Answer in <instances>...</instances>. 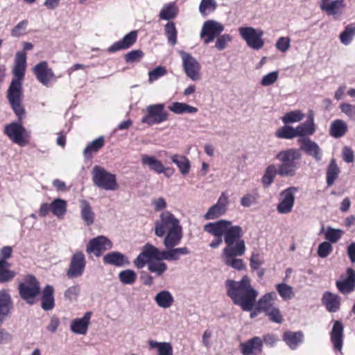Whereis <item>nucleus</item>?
Here are the masks:
<instances>
[{"label":"nucleus","instance_id":"26","mask_svg":"<svg viewBox=\"0 0 355 355\" xmlns=\"http://www.w3.org/2000/svg\"><path fill=\"white\" fill-rule=\"evenodd\" d=\"M92 313L87 312L83 318L73 320L70 325L71 331L80 335L87 334L88 326L90 322Z\"/></svg>","mask_w":355,"mask_h":355},{"label":"nucleus","instance_id":"64","mask_svg":"<svg viewBox=\"0 0 355 355\" xmlns=\"http://www.w3.org/2000/svg\"><path fill=\"white\" fill-rule=\"evenodd\" d=\"M340 108L344 114H345L349 119L355 120V105L342 103L340 105Z\"/></svg>","mask_w":355,"mask_h":355},{"label":"nucleus","instance_id":"44","mask_svg":"<svg viewBox=\"0 0 355 355\" xmlns=\"http://www.w3.org/2000/svg\"><path fill=\"white\" fill-rule=\"evenodd\" d=\"M178 13V7L173 2L164 5L159 12V18L164 20L174 19Z\"/></svg>","mask_w":355,"mask_h":355},{"label":"nucleus","instance_id":"28","mask_svg":"<svg viewBox=\"0 0 355 355\" xmlns=\"http://www.w3.org/2000/svg\"><path fill=\"white\" fill-rule=\"evenodd\" d=\"M12 309L10 295L6 290L0 291V324L8 317Z\"/></svg>","mask_w":355,"mask_h":355},{"label":"nucleus","instance_id":"3","mask_svg":"<svg viewBox=\"0 0 355 355\" xmlns=\"http://www.w3.org/2000/svg\"><path fill=\"white\" fill-rule=\"evenodd\" d=\"M26 72V68L14 65L12 80L7 91V98L13 112L19 120H21L25 114L24 108L21 104L23 97L22 83Z\"/></svg>","mask_w":355,"mask_h":355},{"label":"nucleus","instance_id":"38","mask_svg":"<svg viewBox=\"0 0 355 355\" xmlns=\"http://www.w3.org/2000/svg\"><path fill=\"white\" fill-rule=\"evenodd\" d=\"M171 159L182 175H185L189 173L191 164L187 157L182 155L175 154L171 156Z\"/></svg>","mask_w":355,"mask_h":355},{"label":"nucleus","instance_id":"34","mask_svg":"<svg viewBox=\"0 0 355 355\" xmlns=\"http://www.w3.org/2000/svg\"><path fill=\"white\" fill-rule=\"evenodd\" d=\"M348 131V125L342 119L333 121L329 128V135L336 139L344 137Z\"/></svg>","mask_w":355,"mask_h":355},{"label":"nucleus","instance_id":"1","mask_svg":"<svg viewBox=\"0 0 355 355\" xmlns=\"http://www.w3.org/2000/svg\"><path fill=\"white\" fill-rule=\"evenodd\" d=\"M203 230L216 237L209 245L211 248H217L222 244L223 236L226 246L223 250L221 259L226 266L237 270L245 269L243 260L237 258L243 256L246 250L241 226L234 225L230 220H220L206 224Z\"/></svg>","mask_w":355,"mask_h":355},{"label":"nucleus","instance_id":"57","mask_svg":"<svg viewBox=\"0 0 355 355\" xmlns=\"http://www.w3.org/2000/svg\"><path fill=\"white\" fill-rule=\"evenodd\" d=\"M343 231L339 229L327 227L324 232L325 239L331 243H336L342 236Z\"/></svg>","mask_w":355,"mask_h":355},{"label":"nucleus","instance_id":"39","mask_svg":"<svg viewBox=\"0 0 355 355\" xmlns=\"http://www.w3.org/2000/svg\"><path fill=\"white\" fill-rule=\"evenodd\" d=\"M155 301L162 309L171 307L174 302L172 294L168 291L159 292L155 297Z\"/></svg>","mask_w":355,"mask_h":355},{"label":"nucleus","instance_id":"36","mask_svg":"<svg viewBox=\"0 0 355 355\" xmlns=\"http://www.w3.org/2000/svg\"><path fill=\"white\" fill-rule=\"evenodd\" d=\"M80 216L87 225H91L94 222L95 214L90 204L85 200L80 202Z\"/></svg>","mask_w":355,"mask_h":355},{"label":"nucleus","instance_id":"50","mask_svg":"<svg viewBox=\"0 0 355 355\" xmlns=\"http://www.w3.org/2000/svg\"><path fill=\"white\" fill-rule=\"evenodd\" d=\"M276 290L284 300H289L295 295L293 287L284 283L278 284Z\"/></svg>","mask_w":355,"mask_h":355},{"label":"nucleus","instance_id":"46","mask_svg":"<svg viewBox=\"0 0 355 355\" xmlns=\"http://www.w3.org/2000/svg\"><path fill=\"white\" fill-rule=\"evenodd\" d=\"M340 173V169L338 167L335 159H331L327 169V184L329 187L331 186L338 178Z\"/></svg>","mask_w":355,"mask_h":355},{"label":"nucleus","instance_id":"18","mask_svg":"<svg viewBox=\"0 0 355 355\" xmlns=\"http://www.w3.org/2000/svg\"><path fill=\"white\" fill-rule=\"evenodd\" d=\"M112 242L105 236H99L91 239L87 245L86 252L88 254L93 253L96 257H100L103 252L111 249Z\"/></svg>","mask_w":355,"mask_h":355},{"label":"nucleus","instance_id":"10","mask_svg":"<svg viewBox=\"0 0 355 355\" xmlns=\"http://www.w3.org/2000/svg\"><path fill=\"white\" fill-rule=\"evenodd\" d=\"M179 54L182 62V69L187 76L193 81L201 79V65L191 54L180 51Z\"/></svg>","mask_w":355,"mask_h":355},{"label":"nucleus","instance_id":"55","mask_svg":"<svg viewBox=\"0 0 355 355\" xmlns=\"http://www.w3.org/2000/svg\"><path fill=\"white\" fill-rule=\"evenodd\" d=\"M259 197L258 192L256 190L252 191V192L246 193L241 198V205L243 207H249L257 203Z\"/></svg>","mask_w":355,"mask_h":355},{"label":"nucleus","instance_id":"6","mask_svg":"<svg viewBox=\"0 0 355 355\" xmlns=\"http://www.w3.org/2000/svg\"><path fill=\"white\" fill-rule=\"evenodd\" d=\"M94 184L105 191H115L119 185L116 182V175L108 172L103 167L96 165L92 171Z\"/></svg>","mask_w":355,"mask_h":355},{"label":"nucleus","instance_id":"49","mask_svg":"<svg viewBox=\"0 0 355 355\" xmlns=\"http://www.w3.org/2000/svg\"><path fill=\"white\" fill-rule=\"evenodd\" d=\"M10 263L8 262L0 261V282H6L12 279L16 272L8 269Z\"/></svg>","mask_w":355,"mask_h":355},{"label":"nucleus","instance_id":"17","mask_svg":"<svg viewBox=\"0 0 355 355\" xmlns=\"http://www.w3.org/2000/svg\"><path fill=\"white\" fill-rule=\"evenodd\" d=\"M297 191V187H290L281 192L280 201L277 207L279 213L286 214L292 211L295 202V194Z\"/></svg>","mask_w":355,"mask_h":355},{"label":"nucleus","instance_id":"4","mask_svg":"<svg viewBox=\"0 0 355 355\" xmlns=\"http://www.w3.org/2000/svg\"><path fill=\"white\" fill-rule=\"evenodd\" d=\"M302 153L299 149L289 148L279 151L275 155L280 164L279 175L283 177H292L295 175L299 168V161L301 159Z\"/></svg>","mask_w":355,"mask_h":355},{"label":"nucleus","instance_id":"53","mask_svg":"<svg viewBox=\"0 0 355 355\" xmlns=\"http://www.w3.org/2000/svg\"><path fill=\"white\" fill-rule=\"evenodd\" d=\"M217 7L215 0H202L199 6V11L203 16L213 12Z\"/></svg>","mask_w":355,"mask_h":355},{"label":"nucleus","instance_id":"52","mask_svg":"<svg viewBox=\"0 0 355 355\" xmlns=\"http://www.w3.org/2000/svg\"><path fill=\"white\" fill-rule=\"evenodd\" d=\"M137 278L136 272L130 269L121 271L119 273V279L120 282L123 284H133Z\"/></svg>","mask_w":355,"mask_h":355},{"label":"nucleus","instance_id":"19","mask_svg":"<svg viewBox=\"0 0 355 355\" xmlns=\"http://www.w3.org/2000/svg\"><path fill=\"white\" fill-rule=\"evenodd\" d=\"M320 8L327 15L331 16L334 19H338L343 14L345 3L344 0L320 1Z\"/></svg>","mask_w":355,"mask_h":355},{"label":"nucleus","instance_id":"60","mask_svg":"<svg viewBox=\"0 0 355 355\" xmlns=\"http://www.w3.org/2000/svg\"><path fill=\"white\" fill-rule=\"evenodd\" d=\"M215 44V47L220 51L225 49L228 42H230L232 37L229 34H223L218 35Z\"/></svg>","mask_w":355,"mask_h":355},{"label":"nucleus","instance_id":"15","mask_svg":"<svg viewBox=\"0 0 355 355\" xmlns=\"http://www.w3.org/2000/svg\"><path fill=\"white\" fill-rule=\"evenodd\" d=\"M224 31V26L220 22L215 20H207L202 24L200 36L205 44H208L220 35Z\"/></svg>","mask_w":355,"mask_h":355},{"label":"nucleus","instance_id":"2","mask_svg":"<svg viewBox=\"0 0 355 355\" xmlns=\"http://www.w3.org/2000/svg\"><path fill=\"white\" fill-rule=\"evenodd\" d=\"M227 295L234 303L241 307L243 311L252 309L258 293L250 285V279L244 276L241 281L227 280L226 282Z\"/></svg>","mask_w":355,"mask_h":355},{"label":"nucleus","instance_id":"5","mask_svg":"<svg viewBox=\"0 0 355 355\" xmlns=\"http://www.w3.org/2000/svg\"><path fill=\"white\" fill-rule=\"evenodd\" d=\"M149 245L150 244L147 243L143 247L141 252L136 258L134 263L139 269L143 268L147 264L148 270L150 272L155 274L157 277H160L167 270V265L163 261L164 259L144 254Z\"/></svg>","mask_w":355,"mask_h":355},{"label":"nucleus","instance_id":"12","mask_svg":"<svg viewBox=\"0 0 355 355\" xmlns=\"http://www.w3.org/2000/svg\"><path fill=\"white\" fill-rule=\"evenodd\" d=\"M239 32L247 45L254 49L259 50L264 45L263 40V32L261 29H257L250 26L240 27Z\"/></svg>","mask_w":355,"mask_h":355},{"label":"nucleus","instance_id":"32","mask_svg":"<svg viewBox=\"0 0 355 355\" xmlns=\"http://www.w3.org/2000/svg\"><path fill=\"white\" fill-rule=\"evenodd\" d=\"M105 145V139L103 136L98 137L96 139L89 142L83 150V156L86 159H91L94 154Z\"/></svg>","mask_w":355,"mask_h":355},{"label":"nucleus","instance_id":"23","mask_svg":"<svg viewBox=\"0 0 355 355\" xmlns=\"http://www.w3.org/2000/svg\"><path fill=\"white\" fill-rule=\"evenodd\" d=\"M243 355H252L262 352L263 340L259 337H254L240 345Z\"/></svg>","mask_w":355,"mask_h":355},{"label":"nucleus","instance_id":"59","mask_svg":"<svg viewBox=\"0 0 355 355\" xmlns=\"http://www.w3.org/2000/svg\"><path fill=\"white\" fill-rule=\"evenodd\" d=\"M333 250V247L329 242L324 241L320 243L318 248V255L320 258H326Z\"/></svg>","mask_w":355,"mask_h":355},{"label":"nucleus","instance_id":"42","mask_svg":"<svg viewBox=\"0 0 355 355\" xmlns=\"http://www.w3.org/2000/svg\"><path fill=\"white\" fill-rule=\"evenodd\" d=\"M148 343L150 349H157V355H173V347L170 343L153 340H149Z\"/></svg>","mask_w":355,"mask_h":355},{"label":"nucleus","instance_id":"56","mask_svg":"<svg viewBox=\"0 0 355 355\" xmlns=\"http://www.w3.org/2000/svg\"><path fill=\"white\" fill-rule=\"evenodd\" d=\"M167 74V70L165 67L159 66L148 72V82L153 83L159 78Z\"/></svg>","mask_w":355,"mask_h":355},{"label":"nucleus","instance_id":"48","mask_svg":"<svg viewBox=\"0 0 355 355\" xmlns=\"http://www.w3.org/2000/svg\"><path fill=\"white\" fill-rule=\"evenodd\" d=\"M304 117V114L302 111L295 110L286 113L282 118V121L284 124L293 123L300 122Z\"/></svg>","mask_w":355,"mask_h":355},{"label":"nucleus","instance_id":"16","mask_svg":"<svg viewBox=\"0 0 355 355\" xmlns=\"http://www.w3.org/2000/svg\"><path fill=\"white\" fill-rule=\"evenodd\" d=\"M33 70L37 80L44 86L49 87L52 82L56 80L54 72L46 61L37 64Z\"/></svg>","mask_w":355,"mask_h":355},{"label":"nucleus","instance_id":"24","mask_svg":"<svg viewBox=\"0 0 355 355\" xmlns=\"http://www.w3.org/2000/svg\"><path fill=\"white\" fill-rule=\"evenodd\" d=\"M336 286L339 291L343 294H347L355 289V271L352 268H347V277L343 280L336 282Z\"/></svg>","mask_w":355,"mask_h":355},{"label":"nucleus","instance_id":"41","mask_svg":"<svg viewBox=\"0 0 355 355\" xmlns=\"http://www.w3.org/2000/svg\"><path fill=\"white\" fill-rule=\"evenodd\" d=\"M67 202L61 198H56L51 203V211L58 218L61 219L67 212Z\"/></svg>","mask_w":355,"mask_h":355},{"label":"nucleus","instance_id":"30","mask_svg":"<svg viewBox=\"0 0 355 355\" xmlns=\"http://www.w3.org/2000/svg\"><path fill=\"white\" fill-rule=\"evenodd\" d=\"M163 243L166 249L174 248L180 244L182 239V227H180L166 232Z\"/></svg>","mask_w":355,"mask_h":355},{"label":"nucleus","instance_id":"61","mask_svg":"<svg viewBox=\"0 0 355 355\" xmlns=\"http://www.w3.org/2000/svg\"><path fill=\"white\" fill-rule=\"evenodd\" d=\"M266 313L271 321L276 323H281L282 322V317L278 308L273 306L269 308Z\"/></svg>","mask_w":355,"mask_h":355},{"label":"nucleus","instance_id":"47","mask_svg":"<svg viewBox=\"0 0 355 355\" xmlns=\"http://www.w3.org/2000/svg\"><path fill=\"white\" fill-rule=\"evenodd\" d=\"M355 36V24H351L347 25L345 30L340 34V42L347 46L351 44Z\"/></svg>","mask_w":355,"mask_h":355},{"label":"nucleus","instance_id":"43","mask_svg":"<svg viewBox=\"0 0 355 355\" xmlns=\"http://www.w3.org/2000/svg\"><path fill=\"white\" fill-rule=\"evenodd\" d=\"M171 112L176 114H182L184 113H196L198 109L195 107L189 105L185 103L174 102L168 106Z\"/></svg>","mask_w":355,"mask_h":355},{"label":"nucleus","instance_id":"58","mask_svg":"<svg viewBox=\"0 0 355 355\" xmlns=\"http://www.w3.org/2000/svg\"><path fill=\"white\" fill-rule=\"evenodd\" d=\"M275 47L282 53L287 52L291 47V39L288 37H280L275 44Z\"/></svg>","mask_w":355,"mask_h":355},{"label":"nucleus","instance_id":"51","mask_svg":"<svg viewBox=\"0 0 355 355\" xmlns=\"http://www.w3.org/2000/svg\"><path fill=\"white\" fill-rule=\"evenodd\" d=\"M275 136L280 139H293L297 137L295 128L289 125H284L277 130Z\"/></svg>","mask_w":355,"mask_h":355},{"label":"nucleus","instance_id":"22","mask_svg":"<svg viewBox=\"0 0 355 355\" xmlns=\"http://www.w3.org/2000/svg\"><path fill=\"white\" fill-rule=\"evenodd\" d=\"M137 38V32L132 31L125 35L121 40L112 44L108 49L110 53H114L118 51L123 50L132 46L136 42Z\"/></svg>","mask_w":355,"mask_h":355},{"label":"nucleus","instance_id":"7","mask_svg":"<svg viewBox=\"0 0 355 355\" xmlns=\"http://www.w3.org/2000/svg\"><path fill=\"white\" fill-rule=\"evenodd\" d=\"M164 107L163 103L148 105L146 107V114L141 119V122L151 126L166 121L169 114L164 110Z\"/></svg>","mask_w":355,"mask_h":355},{"label":"nucleus","instance_id":"54","mask_svg":"<svg viewBox=\"0 0 355 355\" xmlns=\"http://www.w3.org/2000/svg\"><path fill=\"white\" fill-rule=\"evenodd\" d=\"M164 31L168 42L173 46L176 44L178 33L175 24L172 21L168 22L165 25Z\"/></svg>","mask_w":355,"mask_h":355},{"label":"nucleus","instance_id":"45","mask_svg":"<svg viewBox=\"0 0 355 355\" xmlns=\"http://www.w3.org/2000/svg\"><path fill=\"white\" fill-rule=\"evenodd\" d=\"M276 299V294L274 292L268 293L262 296L257 304L258 311L266 312L269 308L273 306V302Z\"/></svg>","mask_w":355,"mask_h":355},{"label":"nucleus","instance_id":"20","mask_svg":"<svg viewBox=\"0 0 355 355\" xmlns=\"http://www.w3.org/2000/svg\"><path fill=\"white\" fill-rule=\"evenodd\" d=\"M228 197L223 193L219 197L217 202L211 206L204 216L205 220H214L225 214Z\"/></svg>","mask_w":355,"mask_h":355},{"label":"nucleus","instance_id":"31","mask_svg":"<svg viewBox=\"0 0 355 355\" xmlns=\"http://www.w3.org/2000/svg\"><path fill=\"white\" fill-rule=\"evenodd\" d=\"M322 302L329 312L335 313L340 309V297L332 293L325 292L323 294Z\"/></svg>","mask_w":355,"mask_h":355},{"label":"nucleus","instance_id":"29","mask_svg":"<svg viewBox=\"0 0 355 355\" xmlns=\"http://www.w3.org/2000/svg\"><path fill=\"white\" fill-rule=\"evenodd\" d=\"M141 162L144 166H147L150 170L157 173H165L167 170L162 162L154 156L142 155Z\"/></svg>","mask_w":355,"mask_h":355},{"label":"nucleus","instance_id":"33","mask_svg":"<svg viewBox=\"0 0 355 355\" xmlns=\"http://www.w3.org/2000/svg\"><path fill=\"white\" fill-rule=\"evenodd\" d=\"M53 292V287L51 285H46L42 292L41 306L44 311H50L55 306Z\"/></svg>","mask_w":355,"mask_h":355},{"label":"nucleus","instance_id":"37","mask_svg":"<svg viewBox=\"0 0 355 355\" xmlns=\"http://www.w3.org/2000/svg\"><path fill=\"white\" fill-rule=\"evenodd\" d=\"M304 335L301 331H288L285 332L283 336V339L285 343L292 349H295L297 347L300 343L303 341Z\"/></svg>","mask_w":355,"mask_h":355},{"label":"nucleus","instance_id":"14","mask_svg":"<svg viewBox=\"0 0 355 355\" xmlns=\"http://www.w3.org/2000/svg\"><path fill=\"white\" fill-rule=\"evenodd\" d=\"M86 258L83 252L77 251L71 257L66 275L69 279H77L80 277L86 268Z\"/></svg>","mask_w":355,"mask_h":355},{"label":"nucleus","instance_id":"27","mask_svg":"<svg viewBox=\"0 0 355 355\" xmlns=\"http://www.w3.org/2000/svg\"><path fill=\"white\" fill-rule=\"evenodd\" d=\"M330 336L334 349L340 351L343 343V325L341 322L338 320L334 322Z\"/></svg>","mask_w":355,"mask_h":355},{"label":"nucleus","instance_id":"8","mask_svg":"<svg viewBox=\"0 0 355 355\" xmlns=\"http://www.w3.org/2000/svg\"><path fill=\"white\" fill-rule=\"evenodd\" d=\"M19 291L23 300L28 304H33L35 303V297L40 293V284L34 276L28 275L19 284Z\"/></svg>","mask_w":355,"mask_h":355},{"label":"nucleus","instance_id":"35","mask_svg":"<svg viewBox=\"0 0 355 355\" xmlns=\"http://www.w3.org/2000/svg\"><path fill=\"white\" fill-rule=\"evenodd\" d=\"M297 137H304L306 135H312L315 131V125L314 123L313 116L310 114L307 120L295 128Z\"/></svg>","mask_w":355,"mask_h":355},{"label":"nucleus","instance_id":"9","mask_svg":"<svg viewBox=\"0 0 355 355\" xmlns=\"http://www.w3.org/2000/svg\"><path fill=\"white\" fill-rule=\"evenodd\" d=\"M189 253L190 251L187 247L172 248L167 249V250L161 251L153 245H149L144 252L146 255L154 256L170 261H177L180 256L187 255Z\"/></svg>","mask_w":355,"mask_h":355},{"label":"nucleus","instance_id":"21","mask_svg":"<svg viewBox=\"0 0 355 355\" xmlns=\"http://www.w3.org/2000/svg\"><path fill=\"white\" fill-rule=\"evenodd\" d=\"M300 148L307 155L313 157L316 161H320L322 157V151L317 143L309 138L299 139Z\"/></svg>","mask_w":355,"mask_h":355},{"label":"nucleus","instance_id":"13","mask_svg":"<svg viewBox=\"0 0 355 355\" xmlns=\"http://www.w3.org/2000/svg\"><path fill=\"white\" fill-rule=\"evenodd\" d=\"M4 133L15 144L25 146L29 137L26 128L21 123L12 122L5 126Z\"/></svg>","mask_w":355,"mask_h":355},{"label":"nucleus","instance_id":"11","mask_svg":"<svg viewBox=\"0 0 355 355\" xmlns=\"http://www.w3.org/2000/svg\"><path fill=\"white\" fill-rule=\"evenodd\" d=\"M180 227L182 226L179 220L170 211H165L160 214L159 218L155 223V234L158 237H162L166 232Z\"/></svg>","mask_w":355,"mask_h":355},{"label":"nucleus","instance_id":"62","mask_svg":"<svg viewBox=\"0 0 355 355\" xmlns=\"http://www.w3.org/2000/svg\"><path fill=\"white\" fill-rule=\"evenodd\" d=\"M279 77L277 71H272L265 76L261 80V84L263 86H269L275 83Z\"/></svg>","mask_w":355,"mask_h":355},{"label":"nucleus","instance_id":"25","mask_svg":"<svg viewBox=\"0 0 355 355\" xmlns=\"http://www.w3.org/2000/svg\"><path fill=\"white\" fill-rule=\"evenodd\" d=\"M103 262L105 264L112 265L116 267H125L130 265L128 258L119 252H112L103 257Z\"/></svg>","mask_w":355,"mask_h":355},{"label":"nucleus","instance_id":"40","mask_svg":"<svg viewBox=\"0 0 355 355\" xmlns=\"http://www.w3.org/2000/svg\"><path fill=\"white\" fill-rule=\"evenodd\" d=\"M279 168L274 164L268 165L261 179V182L265 187H269L273 182L277 175H279Z\"/></svg>","mask_w":355,"mask_h":355},{"label":"nucleus","instance_id":"63","mask_svg":"<svg viewBox=\"0 0 355 355\" xmlns=\"http://www.w3.org/2000/svg\"><path fill=\"white\" fill-rule=\"evenodd\" d=\"M28 24L27 20H23L16 25L11 31L12 37H18L24 34Z\"/></svg>","mask_w":355,"mask_h":355}]
</instances>
